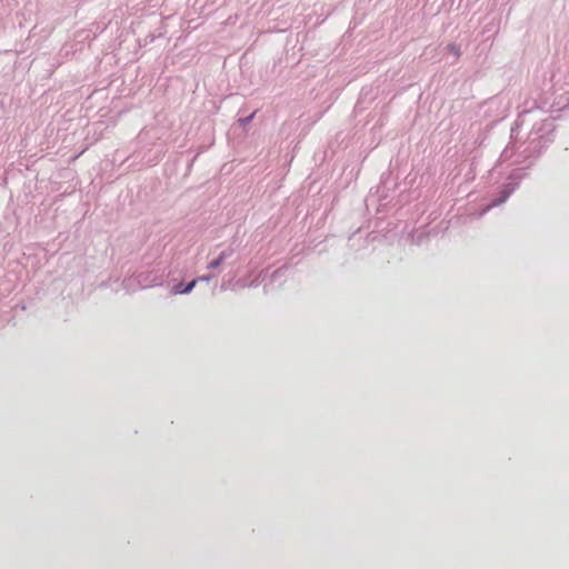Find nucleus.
<instances>
[{"instance_id": "f257e3e1", "label": "nucleus", "mask_w": 569, "mask_h": 569, "mask_svg": "<svg viewBox=\"0 0 569 569\" xmlns=\"http://www.w3.org/2000/svg\"><path fill=\"white\" fill-rule=\"evenodd\" d=\"M511 192H512V189H510V188H506V189L501 190L499 198L493 199L492 203H490L489 206L486 207L485 212H487V210H489L493 207L502 204L503 201L507 200V198L510 196Z\"/></svg>"}, {"instance_id": "f03ea898", "label": "nucleus", "mask_w": 569, "mask_h": 569, "mask_svg": "<svg viewBox=\"0 0 569 569\" xmlns=\"http://www.w3.org/2000/svg\"><path fill=\"white\" fill-rule=\"evenodd\" d=\"M223 260V254L219 256L218 258L213 259L209 264H208V268H216V267H219L220 263L222 262Z\"/></svg>"}, {"instance_id": "7ed1b4c3", "label": "nucleus", "mask_w": 569, "mask_h": 569, "mask_svg": "<svg viewBox=\"0 0 569 569\" xmlns=\"http://www.w3.org/2000/svg\"><path fill=\"white\" fill-rule=\"evenodd\" d=\"M197 282H198L197 280H192V281H191V282H189V283L183 288V290H181L180 292H182V293L191 292V291H192V289L196 287Z\"/></svg>"}]
</instances>
